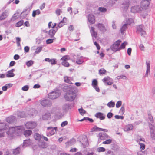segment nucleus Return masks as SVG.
<instances>
[{
    "instance_id": "obj_1",
    "label": "nucleus",
    "mask_w": 155,
    "mask_h": 155,
    "mask_svg": "<svg viewBox=\"0 0 155 155\" xmlns=\"http://www.w3.org/2000/svg\"><path fill=\"white\" fill-rule=\"evenodd\" d=\"M76 88L70 85L64 86L63 88L64 91L67 92L64 96L65 100L72 101L74 100L77 96Z\"/></svg>"
},
{
    "instance_id": "obj_2",
    "label": "nucleus",
    "mask_w": 155,
    "mask_h": 155,
    "mask_svg": "<svg viewBox=\"0 0 155 155\" xmlns=\"http://www.w3.org/2000/svg\"><path fill=\"white\" fill-rule=\"evenodd\" d=\"M24 128L22 126L11 127L9 128V130L7 132V134L8 135H11L14 133L19 134L24 131Z\"/></svg>"
},
{
    "instance_id": "obj_3",
    "label": "nucleus",
    "mask_w": 155,
    "mask_h": 155,
    "mask_svg": "<svg viewBox=\"0 0 155 155\" xmlns=\"http://www.w3.org/2000/svg\"><path fill=\"white\" fill-rule=\"evenodd\" d=\"M57 130V127H47L46 131V135L48 137H50L54 135Z\"/></svg>"
},
{
    "instance_id": "obj_4",
    "label": "nucleus",
    "mask_w": 155,
    "mask_h": 155,
    "mask_svg": "<svg viewBox=\"0 0 155 155\" xmlns=\"http://www.w3.org/2000/svg\"><path fill=\"white\" fill-rule=\"evenodd\" d=\"M121 42V41L118 40L116 41L111 47V49L114 51L116 52L120 50V45Z\"/></svg>"
},
{
    "instance_id": "obj_5",
    "label": "nucleus",
    "mask_w": 155,
    "mask_h": 155,
    "mask_svg": "<svg viewBox=\"0 0 155 155\" xmlns=\"http://www.w3.org/2000/svg\"><path fill=\"white\" fill-rule=\"evenodd\" d=\"M61 94L59 91H53L48 94V97L51 99H55L59 96Z\"/></svg>"
},
{
    "instance_id": "obj_6",
    "label": "nucleus",
    "mask_w": 155,
    "mask_h": 155,
    "mask_svg": "<svg viewBox=\"0 0 155 155\" xmlns=\"http://www.w3.org/2000/svg\"><path fill=\"white\" fill-rule=\"evenodd\" d=\"M37 125L36 123L34 121H29L27 122L25 124L26 128L28 129H32L35 128Z\"/></svg>"
},
{
    "instance_id": "obj_7",
    "label": "nucleus",
    "mask_w": 155,
    "mask_h": 155,
    "mask_svg": "<svg viewBox=\"0 0 155 155\" xmlns=\"http://www.w3.org/2000/svg\"><path fill=\"white\" fill-rule=\"evenodd\" d=\"M41 104L42 106L45 107H50L52 105L51 101L48 99H45L41 101Z\"/></svg>"
},
{
    "instance_id": "obj_8",
    "label": "nucleus",
    "mask_w": 155,
    "mask_h": 155,
    "mask_svg": "<svg viewBox=\"0 0 155 155\" xmlns=\"http://www.w3.org/2000/svg\"><path fill=\"white\" fill-rule=\"evenodd\" d=\"M137 32L140 33L141 36L144 35L146 34V32L144 30V27L143 25H140L137 26L136 27Z\"/></svg>"
},
{
    "instance_id": "obj_9",
    "label": "nucleus",
    "mask_w": 155,
    "mask_h": 155,
    "mask_svg": "<svg viewBox=\"0 0 155 155\" xmlns=\"http://www.w3.org/2000/svg\"><path fill=\"white\" fill-rule=\"evenodd\" d=\"M149 126L150 133L151 138L155 140V127L151 124H149Z\"/></svg>"
},
{
    "instance_id": "obj_10",
    "label": "nucleus",
    "mask_w": 155,
    "mask_h": 155,
    "mask_svg": "<svg viewBox=\"0 0 155 155\" xmlns=\"http://www.w3.org/2000/svg\"><path fill=\"white\" fill-rule=\"evenodd\" d=\"M143 9V8L139 6H135L131 7V11L133 13L140 12Z\"/></svg>"
},
{
    "instance_id": "obj_11",
    "label": "nucleus",
    "mask_w": 155,
    "mask_h": 155,
    "mask_svg": "<svg viewBox=\"0 0 155 155\" xmlns=\"http://www.w3.org/2000/svg\"><path fill=\"white\" fill-rule=\"evenodd\" d=\"M102 81L104 83H106L107 85H110L113 84V80L109 77H107L102 79Z\"/></svg>"
},
{
    "instance_id": "obj_12",
    "label": "nucleus",
    "mask_w": 155,
    "mask_h": 155,
    "mask_svg": "<svg viewBox=\"0 0 155 155\" xmlns=\"http://www.w3.org/2000/svg\"><path fill=\"white\" fill-rule=\"evenodd\" d=\"M98 137L101 140H105L110 138V137L105 133H100L98 135Z\"/></svg>"
},
{
    "instance_id": "obj_13",
    "label": "nucleus",
    "mask_w": 155,
    "mask_h": 155,
    "mask_svg": "<svg viewBox=\"0 0 155 155\" xmlns=\"http://www.w3.org/2000/svg\"><path fill=\"white\" fill-rule=\"evenodd\" d=\"M87 20L89 23H90L91 24H93L95 23V17L93 14H89L88 15Z\"/></svg>"
},
{
    "instance_id": "obj_14",
    "label": "nucleus",
    "mask_w": 155,
    "mask_h": 155,
    "mask_svg": "<svg viewBox=\"0 0 155 155\" xmlns=\"http://www.w3.org/2000/svg\"><path fill=\"white\" fill-rule=\"evenodd\" d=\"M134 128L133 125L131 124H129L125 125L124 128V131L128 132L132 130Z\"/></svg>"
},
{
    "instance_id": "obj_15",
    "label": "nucleus",
    "mask_w": 155,
    "mask_h": 155,
    "mask_svg": "<svg viewBox=\"0 0 155 155\" xmlns=\"http://www.w3.org/2000/svg\"><path fill=\"white\" fill-rule=\"evenodd\" d=\"M90 32L92 37L93 41H94L97 37V33L95 31L94 28L93 27H91V28Z\"/></svg>"
},
{
    "instance_id": "obj_16",
    "label": "nucleus",
    "mask_w": 155,
    "mask_h": 155,
    "mask_svg": "<svg viewBox=\"0 0 155 155\" xmlns=\"http://www.w3.org/2000/svg\"><path fill=\"white\" fill-rule=\"evenodd\" d=\"M66 18L65 17H64L63 19L61 20L60 23L58 24L56 28H60L61 27H62L64 25H65L66 22Z\"/></svg>"
},
{
    "instance_id": "obj_17",
    "label": "nucleus",
    "mask_w": 155,
    "mask_h": 155,
    "mask_svg": "<svg viewBox=\"0 0 155 155\" xmlns=\"http://www.w3.org/2000/svg\"><path fill=\"white\" fill-rule=\"evenodd\" d=\"M8 12L5 11L0 15V21H2L5 20L8 16Z\"/></svg>"
},
{
    "instance_id": "obj_18",
    "label": "nucleus",
    "mask_w": 155,
    "mask_h": 155,
    "mask_svg": "<svg viewBox=\"0 0 155 155\" xmlns=\"http://www.w3.org/2000/svg\"><path fill=\"white\" fill-rule=\"evenodd\" d=\"M95 116L97 118H100L101 120H104L105 119V117L103 114L101 112L97 113L95 115Z\"/></svg>"
},
{
    "instance_id": "obj_19",
    "label": "nucleus",
    "mask_w": 155,
    "mask_h": 155,
    "mask_svg": "<svg viewBox=\"0 0 155 155\" xmlns=\"http://www.w3.org/2000/svg\"><path fill=\"white\" fill-rule=\"evenodd\" d=\"M97 26L100 31L102 32H104L106 31L105 27L102 24H98L97 25Z\"/></svg>"
},
{
    "instance_id": "obj_20",
    "label": "nucleus",
    "mask_w": 155,
    "mask_h": 155,
    "mask_svg": "<svg viewBox=\"0 0 155 155\" xmlns=\"http://www.w3.org/2000/svg\"><path fill=\"white\" fill-rule=\"evenodd\" d=\"M31 141L30 139L25 140L24 141L23 147H25L27 146L31 145Z\"/></svg>"
},
{
    "instance_id": "obj_21",
    "label": "nucleus",
    "mask_w": 155,
    "mask_h": 155,
    "mask_svg": "<svg viewBox=\"0 0 155 155\" xmlns=\"http://www.w3.org/2000/svg\"><path fill=\"white\" fill-rule=\"evenodd\" d=\"M8 126L5 123H0V131L6 130Z\"/></svg>"
},
{
    "instance_id": "obj_22",
    "label": "nucleus",
    "mask_w": 155,
    "mask_h": 155,
    "mask_svg": "<svg viewBox=\"0 0 155 155\" xmlns=\"http://www.w3.org/2000/svg\"><path fill=\"white\" fill-rule=\"evenodd\" d=\"M130 2L129 1H125L122 4V8L124 10H127L129 6Z\"/></svg>"
},
{
    "instance_id": "obj_23",
    "label": "nucleus",
    "mask_w": 155,
    "mask_h": 155,
    "mask_svg": "<svg viewBox=\"0 0 155 155\" xmlns=\"http://www.w3.org/2000/svg\"><path fill=\"white\" fill-rule=\"evenodd\" d=\"M45 61L50 63L52 65L55 64H56L57 62L54 59H51L49 58H46L45 59Z\"/></svg>"
},
{
    "instance_id": "obj_24",
    "label": "nucleus",
    "mask_w": 155,
    "mask_h": 155,
    "mask_svg": "<svg viewBox=\"0 0 155 155\" xmlns=\"http://www.w3.org/2000/svg\"><path fill=\"white\" fill-rule=\"evenodd\" d=\"M141 5L143 9H146L148 7L149 2L146 1H143L141 3Z\"/></svg>"
},
{
    "instance_id": "obj_25",
    "label": "nucleus",
    "mask_w": 155,
    "mask_h": 155,
    "mask_svg": "<svg viewBox=\"0 0 155 155\" xmlns=\"http://www.w3.org/2000/svg\"><path fill=\"white\" fill-rule=\"evenodd\" d=\"M57 31V29H52L49 30V35L51 37H53Z\"/></svg>"
},
{
    "instance_id": "obj_26",
    "label": "nucleus",
    "mask_w": 155,
    "mask_h": 155,
    "mask_svg": "<svg viewBox=\"0 0 155 155\" xmlns=\"http://www.w3.org/2000/svg\"><path fill=\"white\" fill-rule=\"evenodd\" d=\"M50 113H46L42 116V118L44 120H48L50 118Z\"/></svg>"
},
{
    "instance_id": "obj_27",
    "label": "nucleus",
    "mask_w": 155,
    "mask_h": 155,
    "mask_svg": "<svg viewBox=\"0 0 155 155\" xmlns=\"http://www.w3.org/2000/svg\"><path fill=\"white\" fill-rule=\"evenodd\" d=\"M38 144L39 147L41 148H45L47 147V145L44 141H39Z\"/></svg>"
},
{
    "instance_id": "obj_28",
    "label": "nucleus",
    "mask_w": 155,
    "mask_h": 155,
    "mask_svg": "<svg viewBox=\"0 0 155 155\" xmlns=\"http://www.w3.org/2000/svg\"><path fill=\"white\" fill-rule=\"evenodd\" d=\"M32 133V131L29 130H26L24 131V134L26 137L30 136Z\"/></svg>"
},
{
    "instance_id": "obj_29",
    "label": "nucleus",
    "mask_w": 155,
    "mask_h": 155,
    "mask_svg": "<svg viewBox=\"0 0 155 155\" xmlns=\"http://www.w3.org/2000/svg\"><path fill=\"white\" fill-rule=\"evenodd\" d=\"M82 57H81L80 58H78L76 59V63L77 64H81L84 62V61Z\"/></svg>"
},
{
    "instance_id": "obj_30",
    "label": "nucleus",
    "mask_w": 155,
    "mask_h": 155,
    "mask_svg": "<svg viewBox=\"0 0 155 155\" xmlns=\"http://www.w3.org/2000/svg\"><path fill=\"white\" fill-rule=\"evenodd\" d=\"M42 137L41 135L38 133H35L34 135V137L36 140H40Z\"/></svg>"
},
{
    "instance_id": "obj_31",
    "label": "nucleus",
    "mask_w": 155,
    "mask_h": 155,
    "mask_svg": "<svg viewBox=\"0 0 155 155\" xmlns=\"http://www.w3.org/2000/svg\"><path fill=\"white\" fill-rule=\"evenodd\" d=\"M127 28V24H124L121 27L120 29L121 32V33H124V31Z\"/></svg>"
},
{
    "instance_id": "obj_32",
    "label": "nucleus",
    "mask_w": 155,
    "mask_h": 155,
    "mask_svg": "<svg viewBox=\"0 0 155 155\" xmlns=\"http://www.w3.org/2000/svg\"><path fill=\"white\" fill-rule=\"evenodd\" d=\"M20 148L18 147L17 148L13 150V153L14 155H16L20 153Z\"/></svg>"
},
{
    "instance_id": "obj_33",
    "label": "nucleus",
    "mask_w": 155,
    "mask_h": 155,
    "mask_svg": "<svg viewBox=\"0 0 155 155\" xmlns=\"http://www.w3.org/2000/svg\"><path fill=\"white\" fill-rule=\"evenodd\" d=\"M40 13V11L39 9H37L35 11H33L32 14V16L34 17L36 16V15H38Z\"/></svg>"
},
{
    "instance_id": "obj_34",
    "label": "nucleus",
    "mask_w": 155,
    "mask_h": 155,
    "mask_svg": "<svg viewBox=\"0 0 155 155\" xmlns=\"http://www.w3.org/2000/svg\"><path fill=\"white\" fill-rule=\"evenodd\" d=\"M112 140L110 138L108 139H106V140L103 142V144H110L112 142Z\"/></svg>"
},
{
    "instance_id": "obj_35",
    "label": "nucleus",
    "mask_w": 155,
    "mask_h": 155,
    "mask_svg": "<svg viewBox=\"0 0 155 155\" xmlns=\"http://www.w3.org/2000/svg\"><path fill=\"white\" fill-rule=\"evenodd\" d=\"M136 141L139 144L140 143H142V142H145V139L143 138L139 137L136 139Z\"/></svg>"
},
{
    "instance_id": "obj_36",
    "label": "nucleus",
    "mask_w": 155,
    "mask_h": 155,
    "mask_svg": "<svg viewBox=\"0 0 155 155\" xmlns=\"http://www.w3.org/2000/svg\"><path fill=\"white\" fill-rule=\"evenodd\" d=\"M15 76V74L11 71H8L6 75V76L8 78H11Z\"/></svg>"
},
{
    "instance_id": "obj_37",
    "label": "nucleus",
    "mask_w": 155,
    "mask_h": 155,
    "mask_svg": "<svg viewBox=\"0 0 155 155\" xmlns=\"http://www.w3.org/2000/svg\"><path fill=\"white\" fill-rule=\"evenodd\" d=\"M19 17V15L18 13L14 14L13 16L11 18V21H13L17 19Z\"/></svg>"
},
{
    "instance_id": "obj_38",
    "label": "nucleus",
    "mask_w": 155,
    "mask_h": 155,
    "mask_svg": "<svg viewBox=\"0 0 155 155\" xmlns=\"http://www.w3.org/2000/svg\"><path fill=\"white\" fill-rule=\"evenodd\" d=\"M115 105V102L112 101L109 102L107 104V106L109 107H114Z\"/></svg>"
},
{
    "instance_id": "obj_39",
    "label": "nucleus",
    "mask_w": 155,
    "mask_h": 155,
    "mask_svg": "<svg viewBox=\"0 0 155 155\" xmlns=\"http://www.w3.org/2000/svg\"><path fill=\"white\" fill-rule=\"evenodd\" d=\"M42 48L41 47H38L36 49V51L34 53V55L38 54L42 50Z\"/></svg>"
},
{
    "instance_id": "obj_40",
    "label": "nucleus",
    "mask_w": 155,
    "mask_h": 155,
    "mask_svg": "<svg viewBox=\"0 0 155 155\" xmlns=\"http://www.w3.org/2000/svg\"><path fill=\"white\" fill-rule=\"evenodd\" d=\"M146 64L147 65V70L146 73H149L150 72V62L149 61L146 62Z\"/></svg>"
},
{
    "instance_id": "obj_41",
    "label": "nucleus",
    "mask_w": 155,
    "mask_h": 155,
    "mask_svg": "<svg viewBox=\"0 0 155 155\" xmlns=\"http://www.w3.org/2000/svg\"><path fill=\"white\" fill-rule=\"evenodd\" d=\"M100 129H101V128L98 127L96 126H95L91 129V131L92 132L93 131H100Z\"/></svg>"
},
{
    "instance_id": "obj_42",
    "label": "nucleus",
    "mask_w": 155,
    "mask_h": 155,
    "mask_svg": "<svg viewBox=\"0 0 155 155\" xmlns=\"http://www.w3.org/2000/svg\"><path fill=\"white\" fill-rule=\"evenodd\" d=\"M127 43L126 41H125L123 43H122L120 46V50L125 48L126 45H127Z\"/></svg>"
},
{
    "instance_id": "obj_43",
    "label": "nucleus",
    "mask_w": 155,
    "mask_h": 155,
    "mask_svg": "<svg viewBox=\"0 0 155 155\" xmlns=\"http://www.w3.org/2000/svg\"><path fill=\"white\" fill-rule=\"evenodd\" d=\"M134 20L133 19L127 18L126 19L127 24L130 25V24L133 23Z\"/></svg>"
},
{
    "instance_id": "obj_44",
    "label": "nucleus",
    "mask_w": 155,
    "mask_h": 155,
    "mask_svg": "<svg viewBox=\"0 0 155 155\" xmlns=\"http://www.w3.org/2000/svg\"><path fill=\"white\" fill-rule=\"evenodd\" d=\"M28 14V12H25V11H23L22 12L21 14V17L22 18H25Z\"/></svg>"
},
{
    "instance_id": "obj_45",
    "label": "nucleus",
    "mask_w": 155,
    "mask_h": 155,
    "mask_svg": "<svg viewBox=\"0 0 155 155\" xmlns=\"http://www.w3.org/2000/svg\"><path fill=\"white\" fill-rule=\"evenodd\" d=\"M98 10L101 12L105 13L106 12L107 9L104 7H99Z\"/></svg>"
},
{
    "instance_id": "obj_46",
    "label": "nucleus",
    "mask_w": 155,
    "mask_h": 155,
    "mask_svg": "<svg viewBox=\"0 0 155 155\" xmlns=\"http://www.w3.org/2000/svg\"><path fill=\"white\" fill-rule=\"evenodd\" d=\"M70 57L69 56L66 55L63 56L61 59L62 60H63L64 61H66V60H68L70 59Z\"/></svg>"
},
{
    "instance_id": "obj_47",
    "label": "nucleus",
    "mask_w": 155,
    "mask_h": 155,
    "mask_svg": "<svg viewBox=\"0 0 155 155\" xmlns=\"http://www.w3.org/2000/svg\"><path fill=\"white\" fill-rule=\"evenodd\" d=\"M78 111L80 114L81 115H83L86 112V111L82 108L80 109H78Z\"/></svg>"
},
{
    "instance_id": "obj_48",
    "label": "nucleus",
    "mask_w": 155,
    "mask_h": 155,
    "mask_svg": "<svg viewBox=\"0 0 155 155\" xmlns=\"http://www.w3.org/2000/svg\"><path fill=\"white\" fill-rule=\"evenodd\" d=\"M62 9H57L55 10V13L57 15H59L61 13H62Z\"/></svg>"
},
{
    "instance_id": "obj_49",
    "label": "nucleus",
    "mask_w": 155,
    "mask_h": 155,
    "mask_svg": "<svg viewBox=\"0 0 155 155\" xmlns=\"http://www.w3.org/2000/svg\"><path fill=\"white\" fill-rule=\"evenodd\" d=\"M18 116L20 117H23L25 115L24 112H18L17 113Z\"/></svg>"
},
{
    "instance_id": "obj_50",
    "label": "nucleus",
    "mask_w": 155,
    "mask_h": 155,
    "mask_svg": "<svg viewBox=\"0 0 155 155\" xmlns=\"http://www.w3.org/2000/svg\"><path fill=\"white\" fill-rule=\"evenodd\" d=\"M24 23V21L23 20H21L20 21H18V22H17L16 24V26L19 27H20Z\"/></svg>"
},
{
    "instance_id": "obj_51",
    "label": "nucleus",
    "mask_w": 155,
    "mask_h": 155,
    "mask_svg": "<svg viewBox=\"0 0 155 155\" xmlns=\"http://www.w3.org/2000/svg\"><path fill=\"white\" fill-rule=\"evenodd\" d=\"M117 79L119 80L120 79H123L126 80L127 79V78L124 75H121L119 76H118L117 77Z\"/></svg>"
},
{
    "instance_id": "obj_52",
    "label": "nucleus",
    "mask_w": 155,
    "mask_h": 155,
    "mask_svg": "<svg viewBox=\"0 0 155 155\" xmlns=\"http://www.w3.org/2000/svg\"><path fill=\"white\" fill-rule=\"evenodd\" d=\"M64 81L65 82L67 83H71V81L68 77H65L64 78Z\"/></svg>"
},
{
    "instance_id": "obj_53",
    "label": "nucleus",
    "mask_w": 155,
    "mask_h": 155,
    "mask_svg": "<svg viewBox=\"0 0 155 155\" xmlns=\"http://www.w3.org/2000/svg\"><path fill=\"white\" fill-rule=\"evenodd\" d=\"M33 61L30 60L26 62V64L28 67L31 66L33 64Z\"/></svg>"
},
{
    "instance_id": "obj_54",
    "label": "nucleus",
    "mask_w": 155,
    "mask_h": 155,
    "mask_svg": "<svg viewBox=\"0 0 155 155\" xmlns=\"http://www.w3.org/2000/svg\"><path fill=\"white\" fill-rule=\"evenodd\" d=\"M97 81L96 79H94L92 81V85L94 87L97 86Z\"/></svg>"
},
{
    "instance_id": "obj_55",
    "label": "nucleus",
    "mask_w": 155,
    "mask_h": 155,
    "mask_svg": "<svg viewBox=\"0 0 155 155\" xmlns=\"http://www.w3.org/2000/svg\"><path fill=\"white\" fill-rule=\"evenodd\" d=\"M105 151V149L103 147H100L97 148V151L99 152H103Z\"/></svg>"
},
{
    "instance_id": "obj_56",
    "label": "nucleus",
    "mask_w": 155,
    "mask_h": 155,
    "mask_svg": "<svg viewBox=\"0 0 155 155\" xmlns=\"http://www.w3.org/2000/svg\"><path fill=\"white\" fill-rule=\"evenodd\" d=\"M125 112V108L124 106H122L119 111V113L121 114H123Z\"/></svg>"
},
{
    "instance_id": "obj_57",
    "label": "nucleus",
    "mask_w": 155,
    "mask_h": 155,
    "mask_svg": "<svg viewBox=\"0 0 155 155\" xmlns=\"http://www.w3.org/2000/svg\"><path fill=\"white\" fill-rule=\"evenodd\" d=\"M121 104L122 101H119L117 102L116 107L117 108H118L121 106Z\"/></svg>"
},
{
    "instance_id": "obj_58",
    "label": "nucleus",
    "mask_w": 155,
    "mask_h": 155,
    "mask_svg": "<svg viewBox=\"0 0 155 155\" xmlns=\"http://www.w3.org/2000/svg\"><path fill=\"white\" fill-rule=\"evenodd\" d=\"M139 145H140L141 150H143L145 148V145L144 144L142 143H140Z\"/></svg>"
},
{
    "instance_id": "obj_59",
    "label": "nucleus",
    "mask_w": 155,
    "mask_h": 155,
    "mask_svg": "<svg viewBox=\"0 0 155 155\" xmlns=\"http://www.w3.org/2000/svg\"><path fill=\"white\" fill-rule=\"evenodd\" d=\"M62 65L66 67H68L69 66V63L66 61H63L62 62Z\"/></svg>"
},
{
    "instance_id": "obj_60",
    "label": "nucleus",
    "mask_w": 155,
    "mask_h": 155,
    "mask_svg": "<svg viewBox=\"0 0 155 155\" xmlns=\"http://www.w3.org/2000/svg\"><path fill=\"white\" fill-rule=\"evenodd\" d=\"M106 71L104 69H101L99 70V73L100 74H103L105 73Z\"/></svg>"
},
{
    "instance_id": "obj_61",
    "label": "nucleus",
    "mask_w": 155,
    "mask_h": 155,
    "mask_svg": "<svg viewBox=\"0 0 155 155\" xmlns=\"http://www.w3.org/2000/svg\"><path fill=\"white\" fill-rule=\"evenodd\" d=\"M29 89V87L28 85H25L22 88V90L25 91H26Z\"/></svg>"
},
{
    "instance_id": "obj_62",
    "label": "nucleus",
    "mask_w": 155,
    "mask_h": 155,
    "mask_svg": "<svg viewBox=\"0 0 155 155\" xmlns=\"http://www.w3.org/2000/svg\"><path fill=\"white\" fill-rule=\"evenodd\" d=\"M115 118L117 119H121L123 120L124 118V117L123 116L116 115L115 116Z\"/></svg>"
},
{
    "instance_id": "obj_63",
    "label": "nucleus",
    "mask_w": 155,
    "mask_h": 155,
    "mask_svg": "<svg viewBox=\"0 0 155 155\" xmlns=\"http://www.w3.org/2000/svg\"><path fill=\"white\" fill-rule=\"evenodd\" d=\"M148 118L151 123H153V117L150 114H148Z\"/></svg>"
},
{
    "instance_id": "obj_64",
    "label": "nucleus",
    "mask_w": 155,
    "mask_h": 155,
    "mask_svg": "<svg viewBox=\"0 0 155 155\" xmlns=\"http://www.w3.org/2000/svg\"><path fill=\"white\" fill-rule=\"evenodd\" d=\"M76 142V140L74 139H72L71 140H70L69 143L70 144H73L75 143Z\"/></svg>"
}]
</instances>
